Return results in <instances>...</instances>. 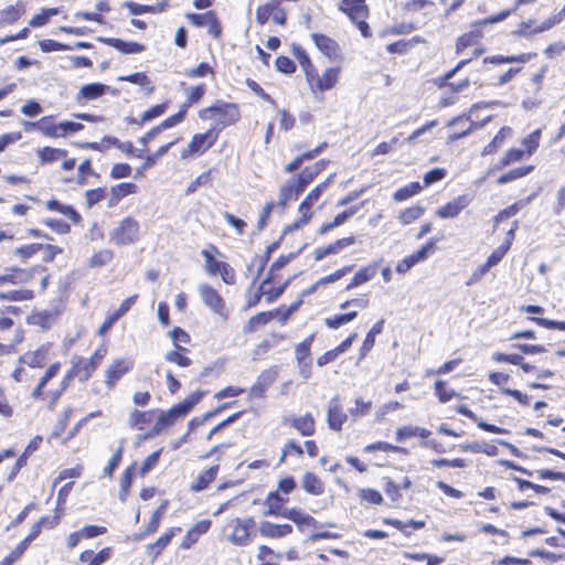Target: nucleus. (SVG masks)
Segmentation results:
<instances>
[{
  "label": "nucleus",
  "mask_w": 565,
  "mask_h": 565,
  "mask_svg": "<svg viewBox=\"0 0 565 565\" xmlns=\"http://www.w3.org/2000/svg\"><path fill=\"white\" fill-rule=\"evenodd\" d=\"M255 520L252 516L239 519L233 518L225 524L226 540L235 546H247L252 542L249 531L254 527Z\"/></svg>",
  "instance_id": "f257e3e1"
},
{
  "label": "nucleus",
  "mask_w": 565,
  "mask_h": 565,
  "mask_svg": "<svg viewBox=\"0 0 565 565\" xmlns=\"http://www.w3.org/2000/svg\"><path fill=\"white\" fill-rule=\"evenodd\" d=\"M203 393L194 392L189 395L183 402L174 405L172 408L166 412H160L158 420L163 424L164 427L173 425L180 417L185 416L191 408L200 402Z\"/></svg>",
  "instance_id": "f03ea898"
},
{
  "label": "nucleus",
  "mask_w": 565,
  "mask_h": 565,
  "mask_svg": "<svg viewBox=\"0 0 565 565\" xmlns=\"http://www.w3.org/2000/svg\"><path fill=\"white\" fill-rule=\"evenodd\" d=\"M509 15V11H502L498 15L481 20L472 25V30L458 38L456 43V53L460 54L465 49L477 45L482 38V32L478 29L481 25L497 23L504 20Z\"/></svg>",
  "instance_id": "7ed1b4c3"
},
{
  "label": "nucleus",
  "mask_w": 565,
  "mask_h": 565,
  "mask_svg": "<svg viewBox=\"0 0 565 565\" xmlns=\"http://www.w3.org/2000/svg\"><path fill=\"white\" fill-rule=\"evenodd\" d=\"M139 230L138 221L132 217H126L119 222L118 226L109 235L117 245H129L138 241Z\"/></svg>",
  "instance_id": "20e7f679"
},
{
  "label": "nucleus",
  "mask_w": 565,
  "mask_h": 565,
  "mask_svg": "<svg viewBox=\"0 0 565 565\" xmlns=\"http://www.w3.org/2000/svg\"><path fill=\"white\" fill-rule=\"evenodd\" d=\"M199 294L204 305L214 313L223 319H227L228 311L226 310L225 300L218 291L207 284L199 286Z\"/></svg>",
  "instance_id": "39448f33"
},
{
  "label": "nucleus",
  "mask_w": 565,
  "mask_h": 565,
  "mask_svg": "<svg viewBox=\"0 0 565 565\" xmlns=\"http://www.w3.org/2000/svg\"><path fill=\"white\" fill-rule=\"evenodd\" d=\"M106 353V347L102 345L95 351V353L88 360L78 356L73 359V364H75V369L77 370L79 380L82 382L87 381L92 376V374L100 364Z\"/></svg>",
  "instance_id": "423d86ee"
},
{
  "label": "nucleus",
  "mask_w": 565,
  "mask_h": 565,
  "mask_svg": "<svg viewBox=\"0 0 565 565\" xmlns=\"http://www.w3.org/2000/svg\"><path fill=\"white\" fill-rule=\"evenodd\" d=\"M216 139L217 135L213 130L194 135L188 147L181 151V158L186 159L195 153L205 152L214 145Z\"/></svg>",
  "instance_id": "0eeeda50"
},
{
  "label": "nucleus",
  "mask_w": 565,
  "mask_h": 565,
  "mask_svg": "<svg viewBox=\"0 0 565 565\" xmlns=\"http://www.w3.org/2000/svg\"><path fill=\"white\" fill-rule=\"evenodd\" d=\"M269 20L279 25H284L286 23V12L278 1H270L258 7L256 10V21L260 25L266 24Z\"/></svg>",
  "instance_id": "6e6552de"
},
{
  "label": "nucleus",
  "mask_w": 565,
  "mask_h": 565,
  "mask_svg": "<svg viewBox=\"0 0 565 565\" xmlns=\"http://www.w3.org/2000/svg\"><path fill=\"white\" fill-rule=\"evenodd\" d=\"M340 73V67L326 68L321 75L315 71V78L308 82V84L313 93L330 90L338 84Z\"/></svg>",
  "instance_id": "1a4fd4ad"
},
{
  "label": "nucleus",
  "mask_w": 565,
  "mask_h": 565,
  "mask_svg": "<svg viewBox=\"0 0 565 565\" xmlns=\"http://www.w3.org/2000/svg\"><path fill=\"white\" fill-rule=\"evenodd\" d=\"M436 242H437V239H429L417 252L403 258L397 264L396 271L402 275L406 274L417 263L425 260L428 257V254L435 249Z\"/></svg>",
  "instance_id": "9d476101"
},
{
  "label": "nucleus",
  "mask_w": 565,
  "mask_h": 565,
  "mask_svg": "<svg viewBox=\"0 0 565 565\" xmlns=\"http://www.w3.org/2000/svg\"><path fill=\"white\" fill-rule=\"evenodd\" d=\"M215 110H225L226 111V120H222L221 124L223 127L235 124L239 119V110L234 104H224L218 103L211 107L203 108L200 110L199 116L201 119L206 120L211 119L215 116Z\"/></svg>",
  "instance_id": "9b49d317"
},
{
  "label": "nucleus",
  "mask_w": 565,
  "mask_h": 565,
  "mask_svg": "<svg viewBox=\"0 0 565 565\" xmlns=\"http://www.w3.org/2000/svg\"><path fill=\"white\" fill-rule=\"evenodd\" d=\"M134 366L130 359H116L105 371V383L108 388H113L116 383L128 373Z\"/></svg>",
  "instance_id": "f8f14e48"
},
{
  "label": "nucleus",
  "mask_w": 565,
  "mask_h": 565,
  "mask_svg": "<svg viewBox=\"0 0 565 565\" xmlns=\"http://www.w3.org/2000/svg\"><path fill=\"white\" fill-rule=\"evenodd\" d=\"M186 18L199 28L207 26L209 33L218 39L222 33V26L214 11H207L202 14L188 13Z\"/></svg>",
  "instance_id": "ddd939ff"
},
{
  "label": "nucleus",
  "mask_w": 565,
  "mask_h": 565,
  "mask_svg": "<svg viewBox=\"0 0 565 565\" xmlns=\"http://www.w3.org/2000/svg\"><path fill=\"white\" fill-rule=\"evenodd\" d=\"M327 420L329 428L332 430H341L343 424L348 420L339 396L331 398L327 409Z\"/></svg>",
  "instance_id": "4468645a"
},
{
  "label": "nucleus",
  "mask_w": 565,
  "mask_h": 565,
  "mask_svg": "<svg viewBox=\"0 0 565 565\" xmlns=\"http://www.w3.org/2000/svg\"><path fill=\"white\" fill-rule=\"evenodd\" d=\"M470 200L467 195H459L446 205L439 207L436 211V215L440 218H454L460 214V212L468 206Z\"/></svg>",
  "instance_id": "2eb2a0df"
},
{
  "label": "nucleus",
  "mask_w": 565,
  "mask_h": 565,
  "mask_svg": "<svg viewBox=\"0 0 565 565\" xmlns=\"http://www.w3.org/2000/svg\"><path fill=\"white\" fill-rule=\"evenodd\" d=\"M339 8L347 13L352 21L365 19L369 14L365 0H342Z\"/></svg>",
  "instance_id": "dca6fc26"
},
{
  "label": "nucleus",
  "mask_w": 565,
  "mask_h": 565,
  "mask_svg": "<svg viewBox=\"0 0 565 565\" xmlns=\"http://www.w3.org/2000/svg\"><path fill=\"white\" fill-rule=\"evenodd\" d=\"M97 40L105 43L122 54H137L145 50V46L137 42H126L116 38H103L99 36Z\"/></svg>",
  "instance_id": "f3484780"
},
{
  "label": "nucleus",
  "mask_w": 565,
  "mask_h": 565,
  "mask_svg": "<svg viewBox=\"0 0 565 565\" xmlns=\"http://www.w3.org/2000/svg\"><path fill=\"white\" fill-rule=\"evenodd\" d=\"M292 532L290 524H276L269 521H263L259 525V533L264 537L280 539Z\"/></svg>",
  "instance_id": "a211bd4d"
},
{
  "label": "nucleus",
  "mask_w": 565,
  "mask_h": 565,
  "mask_svg": "<svg viewBox=\"0 0 565 565\" xmlns=\"http://www.w3.org/2000/svg\"><path fill=\"white\" fill-rule=\"evenodd\" d=\"M211 526L210 520L198 521L184 535L181 542V548L189 550L200 537V535L206 533Z\"/></svg>",
  "instance_id": "6ab92c4d"
},
{
  "label": "nucleus",
  "mask_w": 565,
  "mask_h": 565,
  "mask_svg": "<svg viewBox=\"0 0 565 565\" xmlns=\"http://www.w3.org/2000/svg\"><path fill=\"white\" fill-rule=\"evenodd\" d=\"M181 532V527H171L162 534L156 542L147 545V552L152 556V562L157 559L159 554L169 545L173 536Z\"/></svg>",
  "instance_id": "aec40b11"
},
{
  "label": "nucleus",
  "mask_w": 565,
  "mask_h": 565,
  "mask_svg": "<svg viewBox=\"0 0 565 565\" xmlns=\"http://www.w3.org/2000/svg\"><path fill=\"white\" fill-rule=\"evenodd\" d=\"M285 424L296 428L302 436H310L315 433V419L310 414L285 418Z\"/></svg>",
  "instance_id": "412c9836"
},
{
  "label": "nucleus",
  "mask_w": 565,
  "mask_h": 565,
  "mask_svg": "<svg viewBox=\"0 0 565 565\" xmlns=\"http://www.w3.org/2000/svg\"><path fill=\"white\" fill-rule=\"evenodd\" d=\"M377 269H379V264L377 263H372V264H369L367 266H364L362 268H360L353 279L351 280V282L347 286V290H351L355 287H359L367 281H370L371 279H373L377 273Z\"/></svg>",
  "instance_id": "4be33fe9"
},
{
  "label": "nucleus",
  "mask_w": 565,
  "mask_h": 565,
  "mask_svg": "<svg viewBox=\"0 0 565 565\" xmlns=\"http://www.w3.org/2000/svg\"><path fill=\"white\" fill-rule=\"evenodd\" d=\"M282 518L292 521L298 526H317V520L312 518L310 514L303 512L302 510L292 508L285 509L282 513Z\"/></svg>",
  "instance_id": "5701e85b"
},
{
  "label": "nucleus",
  "mask_w": 565,
  "mask_h": 565,
  "mask_svg": "<svg viewBox=\"0 0 565 565\" xmlns=\"http://www.w3.org/2000/svg\"><path fill=\"white\" fill-rule=\"evenodd\" d=\"M47 361L46 350L40 348L32 352H26L19 358V364L26 365L31 369L43 367Z\"/></svg>",
  "instance_id": "b1692460"
},
{
  "label": "nucleus",
  "mask_w": 565,
  "mask_h": 565,
  "mask_svg": "<svg viewBox=\"0 0 565 565\" xmlns=\"http://www.w3.org/2000/svg\"><path fill=\"white\" fill-rule=\"evenodd\" d=\"M286 501H287V499L281 498L278 494V492H270L267 495L265 503H264L266 507V510L264 511V515L281 516L282 518V513L285 510V509H282V505Z\"/></svg>",
  "instance_id": "393cba45"
},
{
  "label": "nucleus",
  "mask_w": 565,
  "mask_h": 565,
  "mask_svg": "<svg viewBox=\"0 0 565 565\" xmlns=\"http://www.w3.org/2000/svg\"><path fill=\"white\" fill-rule=\"evenodd\" d=\"M218 254L220 252L214 245H210L207 248L201 250V255L205 260V270L209 275L215 276L221 269V266L225 264L215 259V255Z\"/></svg>",
  "instance_id": "a878e982"
},
{
  "label": "nucleus",
  "mask_w": 565,
  "mask_h": 565,
  "mask_svg": "<svg viewBox=\"0 0 565 565\" xmlns=\"http://www.w3.org/2000/svg\"><path fill=\"white\" fill-rule=\"evenodd\" d=\"M110 89L109 86L100 83H93L84 85L78 93L77 100L81 102L84 100H92L95 98H98L103 96L105 93H107Z\"/></svg>",
  "instance_id": "bb28decb"
},
{
  "label": "nucleus",
  "mask_w": 565,
  "mask_h": 565,
  "mask_svg": "<svg viewBox=\"0 0 565 565\" xmlns=\"http://www.w3.org/2000/svg\"><path fill=\"white\" fill-rule=\"evenodd\" d=\"M311 39L313 40L316 46L319 51H321L324 55L332 57L338 53V44L334 40L330 39L323 34H311Z\"/></svg>",
  "instance_id": "cd10ccee"
},
{
  "label": "nucleus",
  "mask_w": 565,
  "mask_h": 565,
  "mask_svg": "<svg viewBox=\"0 0 565 565\" xmlns=\"http://www.w3.org/2000/svg\"><path fill=\"white\" fill-rule=\"evenodd\" d=\"M24 12L22 3H15L0 10V25L12 24L18 21Z\"/></svg>",
  "instance_id": "c85d7f7f"
},
{
  "label": "nucleus",
  "mask_w": 565,
  "mask_h": 565,
  "mask_svg": "<svg viewBox=\"0 0 565 565\" xmlns=\"http://www.w3.org/2000/svg\"><path fill=\"white\" fill-rule=\"evenodd\" d=\"M218 467L214 466L204 471H202L195 481L191 484V491L199 492L204 490L215 478L217 475Z\"/></svg>",
  "instance_id": "c756f323"
},
{
  "label": "nucleus",
  "mask_w": 565,
  "mask_h": 565,
  "mask_svg": "<svg viewBox=\"0 0 565 565\" xmlns=\"http://www.w3.org/2000/svg\"><path fill=\"white\" fill-rule=\"evenodd\" d=\"M301 486L306 492L313 495H320L324 491L323 482L311 472L305 473Z\"/></svg>",
  "instance_id": "7c9ffc66"
},
{
  "label": "nucleus",
  "mask_w": 565,
  "mask_h": 565,
  "mask_svg": "<svg viewBox=\"0 0 565 565\" xmlns=\"http://www.w3.org/2000/svg\"><path fill=\"white\" fill-rule=\"evenodd\" d=\"M41 164L51 163L66 157L67 151L64 149L44 147L38 150Z\"/></svg>",
  "instance_id": "2f4dec72"
},
{
  "label": "nucleus",
  "mask_w": 565,
  "mask_h": 565,
  "mask_svg": "<svg viewBox=\"0 0 565 565\" xmlns=\"http://www.w3.org/2000/svg\"><path fill=\"white\" fill-rule=\"evenodd\" d=\"M60 366L61 364L58 362H55L50 365L44 375L40 379L38 386L32 392V397L34 399L41 398L44 386L47 384L50 380H52L57 374Z\"/></svg>",
  "instance_id": "473e14b6"
},
{
  "label": "nucleus",
  "mask_w": 565,
  "mask_h": 565,
  "mask_svg": "<svg viewBox=\"0 0 565 565\" xmlns=\"http://www.w3.org/2000/svg\"><path fill=\"white\" fill-rule=\"evenodd\" d=\"M384 320L377 321L366 334L363 344L361 347V358H364L374 347L375 335L380 334L383 330Z\"/></svg>",
  "instance_id": "72a5a7b5"
},
{
  "label": "nucleus",
  "mask_w": 565,
  "mask_h": 565,
  "mask_svg": "<svg viewBox=\"0 0 565 565\" xmlns=\"http://www.w3.org/2000/svg\"><path fill=\"white\" fill-rule=\"evenodd\" d=\"M31 274L24 269H11L10 273L0 275V285L3 284H21L31 279Z\"/></svg>",
  "instance_id": "f704fd0d"
},
{
  "label": "nucleus",
  "mask_w": 565,
  "mask_h": 565,
  "mask_svg": "<svg viewBox=\"0 0 565 565\" xmlns=\"http://www.w3.org/2000/svg\"><path fill=\"white\" fill-rule=\"evenodd\" d=\"M46 207L51 211H56V212L67 216L74 223H77L81 220L79 214L73 209V206L67 205V204H62L56 200L47 201Z\"/></svg>",
  "instance_id": "c9c22d12"
},
{
  "label": "nucleus",
  "mask_w": 565,
  "mask_h": 565,
  "mask_svg": "<svg viewBox=\"0 0 565 565\" xmlns=\"http://www.w3.org/2000/svg\"><path fill=\"white\" fill-rule=\"evenodd\" d=\"M311 206L312 205H310L309 203L302 201L298 209L300 217L297 221H295L292 224L288 225L286 227V232L296 231V230L300 228L302 225L307 224L312 216Z\"/></svg>",
  "instance_id": "e433bc0d"
},
{
  "label": "nucleus",
  "mask_w": 565,
  "mask_h": 565,
  "mask_svg": "<svg viewBox=\"0 0 565 565\" xmlns=\"http://www.w3.org/2000/svg\"><path fill=\"white\" fill-rule=\"evenodd\" d=\"M513 238V230L511 228L509 232H508V238H507V243L499 246L495 250L492 252V254L488 257L487 259V263L488 265H490L491 267L498 265L502 258L504 257V255L507 254L508 249L510 248V245H511V239Z\"/></svg>",
  "instance_id": "4c0bfd02"
},
{
  "label": "nucleus",
  "mask_w": 565,
  "mask_h": 565,
  "mask_svg": "<svg viewBox=\"0 0 565 565\" xmlns=\"http://www.w3.org/2000/svg\"><path fill=\"white\" fill-rule=\"evenodd\" d=\"M511 132V129L510 128H507V127H503L495 136L494 138L492 139V141L490 143H488L483 150H482V156H488V154H491L493 153L494 151H497V149H499L500 147H502L503 145V141L505 139V137L508 135H510Z\"/></svg>",
  "instance_id": "58836bf2"
},
{
  "label": "nucleus",
  "mask_w": 565,
  "mask_h": 565,
  "mask_svg": "<svg viewBox=\"0 0 565 565\" xmlns=\"http://www.w3.org/2000/svg\"><path fill=\"white\" fill-rule=\"evenodd\" d=\"M358 317L356 311H350L335 316L334 318H327L324 323L330 329H339L341 326L347 324Z\"/></svg>",
  "instance_id": "ea45409f"
},
{
  "label": "nucleus",
  "mask_w": 565,
  "mask_h": 565,
  "mask_svg": "<svg viewBox=\"0 0 565 565\" xmlns=\"http://www.w3.org/2000/svg\"><path fill=\"white\" fill-rule=\"evenodd\" d=\"M33 297H34L33 291L29 290V289L0 292V299L8 300V301H25V300H31Z\"/></svg>",
  "instance_id": "a19ab883"
},
{
  "label": "nucleus",
  "mask_w": 565,
  "mask_h": 565,
  "mask_svg": "<svg viewBox=\"0 0 565 565\" xmlns=\"http://www.w3.org/2000/svg\"><path fill=\"white\" fill-rule=\"evenodd\" d=\"M118 79L143 86L147 88L148 94H151L154 89L153 86L150 85V81L145 73H134L128 76H120Z\"/></svg>",
  "instance_id": "79ce46f5"
},
{
  "label": "nucleus",
  "mask_w": 565,
  "mask_h": 565,
  "mask_svg": "<svg viewBox=\"0 0 565 565\" xmlns=\"http://www.w3.org/2000/svg\"><path fill=\"white\" fill-rule=\"evenodd\" d=\"M420 190H422V185L418 182H412L408 185L398 189L394 193L393 198L395 201H398V202L404 201V200H407L408 198L417 194Z\"/></svg>",
  "instance_id": "37998d69"
},
{
  "label": "nucleus",
  "mask_w": 565,
  "mask_h": 565,
  "mask_svg": "<svg viewBox=\"0 0 565 565\" xmlns=\"http://www.w3.org/2000/svg\"><path fill=\"white\" fill-rule=\"evenodd\" d=\"M271 320V312H259L249 318L245 326V331L254 332L259 326H264Z\"/></svg>",
  "instance_id": "c03bdc74"
},
{
  "label": "nucleus",
  "mask_w": 565,
  "mask_h": 565,
  "mask_svg": "<svg viewBox=\"0 0 565 565\" xmlns=\"http://www.w3.org/2000/svg\"><path fill=\"white\" fill-rule=\"evenodd\" d=\"M333 180V175H329L323 182L319 183L318 185H316L309 193L308 195L306 196V199L303 200L305 202L309 203L310 205H313L318 200L319 198L321 196V194L326 191V189L328 188L329 183Z\"/></svg>",
  "instance_id": "a18cd8bd"
},
{
  "label": "nucleus",
  "mask_w": 565,
  "mask_h": 565,
  "mask_svg": "<svg viewBox=\"0 0 565 565\" xmlns=\"http://www.w3.org/2000/svg\"><path fill=\"white\" fill-rule=\"evenodd\" d=\"M424 213V209L422 206H412L404 210L399 215L398 220L402 224L407 225L419 218Z\"/></svg>",
  "instance_id": "49530a36"
},
{
  "label": "nucleus",
  "mask_w": 565,
  "mask_h": 565,
  "mask_svg": "<svg viewBox=\"0 0 565 565\" xmlns=\"http://www.w3.org/2000/svg\"><path fill=\"white\" fill-rule=\"evenodd\" d=\"M166 109H167V104L154 105L141 115L140 121H137L136 119H134L132 122L142 125L147 121H150V120L161 116L162 114H164Z\"/></svg>",
  "instance_id": "de8ad7c7"
},
{
  "label": "nucleus",
  "mask_w": 565,
  "mask_h": 565,
  "mask_svg": "<svg viewBox=\"0 0 565 565\" xmlns=\"http://www.w3.org/2000/svg\"><path fill=\"white\" fill-rule=\"evenodd\" d=\"M114 258V254L110 249H102L95 253L90 260V267H103Z\"/></svg>",
  "instance_id": "09e8293b"
},
{
  "label": "nucleus",
  "mask_w": 565,
  "mask_h": 565,
  "mask_svg": "<svg viewBox=\"0 0 565 565\" xmlns=\"http://www.w3.org/2000/svg\"><path fill=\"white\" fill-rule=\"evenodd\" d=\"M326 168L324 161H318L310 167H306L299 174L305 182L310 183Z\"/></svg>",
  "instance_id": "8fccbe9b"
},
{
  "label": "nucleus",
  "mask_w": 565,
  "mask_h": 565,
  "mask_svg": "<svg viewBox=\"0 0 565 565\" xmlns=\"http://www.w3.org/2000/svg\"><path fill=\"white\" fill-rule=\"evenodd\" d=\"M359 498L361 499V501L370 504H381L383 502L382 494L379 491L370 488L360 489Z\"/></svg>",
  "instance_id": "3c124183"
},
{
  "label": "nucleus",
  "mask_w": 565,
  "mask_h": 565,
  "mask_svg": "<svg viewBox=\"0 0 565 565\" xmlns=\"http://www.w3.org/2000/svg\"><path fill=\"white\" fill-rule=\"evenodd\" d=\"M185 113H186V105H182L180 110L177 114L164 119L160 125H158V127L160 128L161 131L164 129L172 128L173 126L183 121V119L185 117Z\"/></svg>",
  "instance_id": "603ef678"
},
{
  "label": "nucleus",
  "mask_w": 565,
  "mask_h": 565,
  "mask_svg": "<svg viewBox=\"0 0 565 565\" xmlns=\"http://www.w3.org/2000/svg\"><path fill=\"white\" fill-rule=\"evenodd\" d=\"M524 154V151L523 150H520V149H511L510 151L507 152V154L501 159L500 162H498L495 164V169H503L508 166H510L511 163H514V162H518L522 159Z\"/></svg>",
  "instance_id": "864d4df0"
},
{
  "label": "nucleus",
  "mask_w": 565,
  "mask_h": 565,
  "mask_svg": "<svg viewBox=\"0 0 565 565\" xmlns=\"http://www.w3.org/2000/svg\"><path fill=\"white\" fill-rule=\"evenodd\" d=\"M54 321V316L49 311L38 312L31 316L30 322L41 328H50Z\"/></svg>",
  "instance_id": "5fc2aeb1"
},
{
  "label": "nucleus",
  "mask_w": 565,
  "mask_h": 565,
  "mask_svg": "<svg viewBox=\"0 0 565 565\" xmlns=\"http://www.w3.org/2000/svg\"><path fill=\"white\" fill-rule=\"evenodd\" d=\"M385 493L386 495L391 499V501L397 505L401 498H402V493H401V488H399V484H397V482L391 480V479H386V482H385Z\"/></svg>",
  "instance_id": "6e6d98bb"
},
{
  "label": "nucleus",
  "mask_w": 565,
  "mask_h": 565,
  "mask_svg": "<svg viewBox=\"0 0 565 565\" xmlns=\"http://www.w3.org/2000/svg\"><path fill=\"white\" fill-rule=\"evenodd\" d=\"M57 13H58V10L54 9V8L43 10L41 13L34 15L31 19L30 25L33 28L42 26L50 20L51 17L56 15Z\"/></svg>",
  "instance_id": "4d7b16f0"
},
{
  "label": "nucleus",
  "mask_w": 565,
  "mask_h": 565,
  "mask_svg": "<svg viewBox=\"0 0 565 565\" xmlns=\"http://www.w3.org/2000/svg\"><path fill=\"white\" fill-rule=\"evenodd\" d=\"M392 451V452H405L406 450L404 448L391 445L385 441H377L375 444L367 445L365 447L366 452H374V451Z\"/></svg>",
  "instance_id": "13d9d810"
},
{
  "label": "nucleus",
  "mask_w": 565,
  "mask_h": 565,
  "mask_svg": "<svg viewBox=\"0 0 565 565\" xmlns=\"http://www.w3.org/2000/svg\"><path fill=\"white\" fill-rule=\"evenodd\" d=\"M122 450H124V441L120 443L118 449L113 455L111 459L109 460L108 465L104 469V475L106 477H111L114 473V470L118 467L121 457H122Z\"/></svg>",
  "instance_id": "bf43d9fd"
},
{
  "label": "nucleus",
  "mask_w": 565,
  "mask_h": 565,
  "mask_svg": "<svg viewBox=\"0 0 565 565\" xmlns=\"http://www.w3.org/2000/svg\"><path fill=\"white\" fill-rule=\"evenodd\" d=\"M294 195H297L295 192V185L294 183H290L287 181L279 191V205L285 207L288 201H290Z\"/></svg>",
  "instance_id": "052dcab7"
},
{
  "label": "nucleus",
  "mask_w": 565,
  "mask_h": 565,
  "mask_svg": "<svg viewBox=\"0 0 565 565\" xmlns=\"http://www.w3.org/2000/svg\"><path fill=\"white\" fill-rule=\"evenodd\" d=\"M164 358L168 362L175 363L181 367H188L191 365V360L179 351H169Z\"/></svg>",
  "instance_id": "680f3d73"
},
{
  "label": "nucleus",
  "mask_w": 565,
  "mask_h": 565,
  "mask_svg": "<svg viewBox=\"0 0 565 565\" xmlns=\"http://www.w3.org/2000/svg\"><path fill=\"white\" fill-rule=\"evenodd\" d=\"M147 416H148V413L135 409L129 415L128 424L130 425V427H138L139 429H142L143 424H146L148 422Z\"/></svg>",
  "instance_id": "e2e57ef3"
},
{
  "label": "nucleus",
  "mask_w": 565,
  "mask_h": 565,
  "mask_svg": "<svg viewBox=\"0 0 565 565\" xmlns=\"http://www.w3.org/2000/svg\"><path fill=\"white\" fill-rule=\"evenodd\" d=\"M276 68L285 74H291L296 71V64L287 56H279L275 62Z\"/></svg>",
  "instance_id": "0e129e2a"
},
{
  "label": "nucleus",
  "mask_w": 565,
  "mask_h": 565,
  "mask_svg": "<svg viewBox=\"0 0 565 565\" xmlns=\"http://www.w3.org/2000/svg\"><path fill=\"white\" fill-rule=\"evenodd\" d=\"M205 93V87L204 85H196V86H192L188 89V100L184 105H186V107L191 104H195V103H199L203 95Z\"/></svg>",
  "instance_id": "69168bd1"
},
{
  "label": "nucleus",
  "mask_w": 565,
  "mask_h": 565,
  "mask_svg": "<svg viewBox=\"0 0 565 565\" xmlns=\"http://www.w3.org/2000/svg\"><path fill=\"white\" fill-rule=\"evenodd\" d=\"M129 10V13L132 15H139L143 13H151L153 11L152 6L139 4L134 1H126L122 3Z\"/></svg>",
  "instance_id": "338daca9"
},
{
  "label": "nucleus",
  "mask_w": 565,
  "mask_h": 565,
  "mask_svg": "<svg viewBox=\"0 0 565 565\" xmlns=\"http://www.w3.org/2000/svg\"><path fill=\"white\" fill-rule=\"evenodd\" d=\"M161 450L151 452L141 463L140 473L145 476L148 473L159 461Z\"/></svg>",
  "instance_id": "774afa93"
}]
</instances>
